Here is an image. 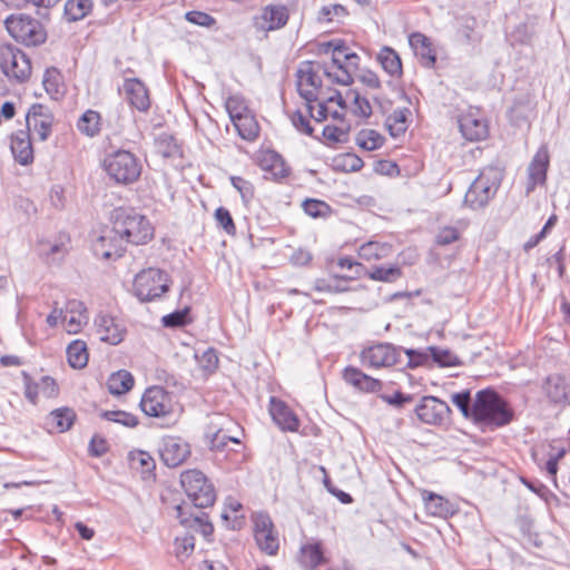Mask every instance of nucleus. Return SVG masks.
Instances as JSON below:
<instances>
[{"label":"nucleus","instance_id":"f257e3e1","mask_svg":"<svg viewBox=\"0 0 570 570\" xmlns=\"http://www.w3.org/2000/svg\"><path fill=\"white\" fill-rule=\"evenodd\" d=\"M473 424L481 432H492L509 425L515 417L510 403L495 390L483 389L474 397Z\"/></svg>","mask_w":570,"mask_h":570},{"label":"nucleus","instance_id":"f03ea898","mask_svg":"<svg viewBox=\"0 0 570 570\" xmlns=\"http://www.w3.org/2000/svg\"><path fill=\"white\" fill-rule=\"evenodd\" d=\"M111 223L125 244L144 245L154 237V227L148 218L132 208H115L111 213Z\"/></svg>","mask_w":570,"mask_h":570},{"label":"nucleus","instance_id":"7ed1b4c3","mask_svg":"<svg viewBox=\"0 0 570 570\" xmlns=\"http://www.w3.org/2000/svg\"><path fill=\"white\" fill-rule=\"evenodd\" d=\"M102 169L115 184L128 186L139 179L142 165L134 153L126 149H117L105 155Z\"/></svg>","mask_w":570,"mask_h":570},{"label":"nucleus","instance_id":"20e7f679","mask_svg":"<svg viewBox=\"0 0 570 570\" xmlns=\"http://www.w3.org/2000/svg\"><path fill=\"white\" fill-rule=\"evenodd\" d=\"M501 181L502 175L498 168H484L469 186L463 204L473 210L485 207L498 193Z\"/></svg>","mask_w":570,"mask_h":570},{"label":"nucleus","instance_id":"39448f33","mask_svg":"<svg viewBox=\"0 0 570 570\" xmlns=\"http://www.w3.org/2000/svg\"><path fill=\"white\" fill-rule=\"evenodd\" d=\"M139 406L147 416L161 420V426H170L177 420L174 395L163 386L155 385L146 389Z\"/></svg>","mask_w":570,"mask_h":570},{"label":"nucleus","instance_id":"423d86ee","mask_svg":"<svg viewBox=\"0 0 570 570\" xmlns=\"http://www.w3.org/2000/svg\"><path fill=\"white\" fill-rule=\"evenodd\" d=\"M9 35L27 47H37L47 39V31L42 23L28 14H11L4 20Z\"/></svg>","mask_w":570,"mask_h":570},{"label":"nucleus","instance_id":"0eeeda50","mask_svg":"<svg viewBox=\"0 0 570 570\" xmlns=\"http://www.w3.org/2000/svg\"><path fill=\"white\" fill-rule=\"evenodd\" d=\"M180 484L195 508L206 509L215 503V488L202 471H184L180 474Z\"/></svg>","mask_w":570,"mask_h":570},{"label":"nucleus","instance_id":"6e6552de","mask_svg":"<svg viewBox=\"0 0 570 570\" xmlns=\"http://www.w3.org/2000/svg\"><path fill=\"white\" fill-rule=\"evenodd\" d=\"M132 289L140 302L155 301L168 292L169 276L160 268L142 269L135 276Z\"/></svg>","mask_w":570,"mask_h":570},{"label":"nucleus","instance_id":"1a4fd4ad","mask_svg":"<svg viewBox=\"0 0 570 570\" xmlns=\"http://www.w3.org/2000/svg\"><path fill=\"white\" fill-rule=\"evenodd\" d=\"M0 69L12 82L22 83L31 75L30 58L13 45L0 46Z\"/></svg>","mask_w":570,"mask_h":570},{"label":"nucleus","instance_id":"9d476101","mask_svg":"<svg viewBox=\"0 0 570 570\" xmlns=\"http://www.w3.org/2000/svg\"><path fill=\"white\" fill-rule=\"evenodd\" d=\"M361 364L368 368H385L403 365L402 346L379 342L364 347L360 353Z\"/></svg>","mask_w":570,"mask_h":570},{"label":"nucleus","instance_id":"9b49d317","mask_svg":"<svg viewBox=\"0 0 570 570\" xmlns=\"http://www.w3.org/2000/svg\"><path fill=\"white\" fill-rule=\"evenodd\" d=\"M413 412L426 425L442 426L450 422L451 409L448 403L433 395H424L415 404Z\"/></svg>","mask_w":570,"mask_h":570},{"label":"nucleus","instance_id":"f8f14e48","mask_svg":"<svg viewBox=\"0 0 570 570\" xmlns=\"http://www.w3.org/2000/svg\"><path fill=\"white\" fill-rule=\"evenodd\" d=\"M126 244L122 237L116 230L114 224L100 228L98 235L91 240V249L96 257L101 259H112L122 256Z\"/></svg>","mask_w":570,"mask_h":570},{"label":"nucleus","instance_id":"ddd939ff","mask_svg":"<svg viewBox=\"0 0 570 570\" xmlns=\"http://www.w3.org/2000/svg\"><path fill=\"white\" fill-rule=\"evenodd\" d=\"M254 539L261 551L268 556H276L279 549L278 534L267 512L261 511L254 514Z\"/></svg>","mask_w":570,"mask_h":570},{"label":"nucleus","instance_id":"4468645a","mask_svg":"<svg viewBox=\"0 0 570 570\" xmlns=\"http://www.w3.org/2000/svg\"><path fill=\"white\" fill-rule=\"evenodd\" d=\"M297 91L306 101V109L311 114L314 109L313 102L318 99V90L322 87V79L314 69V62L304 61L297 70Z\"/></svg>","mask_w":570,"mask_h":570},{"label":"nucleus","instance_id":"2eb2a0df","mask_svg":"<svg viewBox=\"0 0 570 570\" xmlns=\"http://www.w3.org/2000/svg\"><path fill=\"white\" fill-rule=\"evenodd\" d=\"M163 463L168 468H177L190 456L189 443L180 436H164L158 445Z\"/></svg>","mask_w":570,"mask_h":570},{"label":"nucleus","instance_id":"dca6fc26","mask_svg":"<svg viewBox=\"0 0 570 570\" xmlns=\"http://www.w3.org/2000/svg\"><path fill=\"white\" fill-rule=\"evenodd\" d=\"M550 165L549 149L546 145L539 147L532 157L527 173L525 195L534 191L537 186H543L547 183V174Z\"/></svg>","mask_w":570,"mask_h":570},{"label":"nucleus","instance_id":"f3484780","mask_svg":"<svg viewBox=\"0 0 570 570\" xmlns=\"http://www.w3.org/2000/svg\"><path fill=\"white\" fill-rule=\"evenodd\" d=\"M543 390L548 400L554 405H570V375H549L544 381Z\"/></svg>","mask_w":570,"mask_h":570},{"label":"nucleus","instance_id":"a211bd4d","mask_svg":"<svg viewBox=\"0 0 570 570\" xmlns=\"http://www.w3.org/2000/svg\"><path fill=\"white\" fill-rule=\"evenodd\" d=\"M268 410L274 423L282 431L296 432L298 430L299 420L284 401L272 396Z\"/></svg>","mask_w":570,"mask_h":570},{"label":"nucleus","instance_id":"6ab92c4d","mask_svg":"<svg viewBox=\"0 0 570 570\" xmlns=\"http://www.w3.org/2000/svg\"><path fill=\"white\" fill-rule=\"evenodd\" d=\"M27 130H33L41 141L48 139L51 127L52 116L47 112L45 107L40 104H33L26 115Z\"/></svg>","mask_w":570,"mask_h":570},{"label":"nucleus","instance_id":"aec40b11","mask_svg":"<svg viewBox=\"0 0 570 570\" xmlns=\"http://www.w3.org/2000/svg\"><path fill=\"white\" fill-rule=\"evenodd\" d=\"M124 91L129 105L140 112L150 108V98L145 83L138 78H127L124 81Z\"/></svg>","mask_w":570,"mask_h":570},{"label":"nucleus","instance_id":"412c9836","mask_svg":"<svg viewBox=\"0 0 570 570\" xmlns=\"http://www.w3.org/2000/svg\"><path fill=\"white\" fill-rule=\"evenodd\" d=\"M425 511L429 515L448 519L458 512V508L450 500L432 491L422 492Z\"/></svg>","mask_w":570,"mask_h":570},{"label":"nucleus","instance_id":"4be33fe9","mask_svg":"<svg viewBox=\"0 0 570 570\" xmlns=\"http://www.w3.org/2000/svg\"><path fill=\"white\" fill-rule=\"evenodd\" d=\"M343 380L355 390L365 393H376L381 391L383 386L379 379H374L352 365L344 368Z\"/></svg>","mask_w":570,"mask_h":570},{"label":"nucleus","instance_id":"5701e85b","mask_svg":"<svg viewBox=\"0 0 570 570\" xmlns=\"http://www.w3.org/2000/svg\"><path fill=\"white\" fill-rule=\"evenodd\" d=\"M95 324L102 342L117 345L124 341L126 331L112 316L98 315Z\"/></svg>","mask_w":570,"mask_h":570},{"label":"nucleus","instance_id":"b1692460","mask_svg":"<svg viewBox=\"0 0 570 570\" xmlns=\"http://www.w3.org/2000/svg\"><path fill=\"white\" fill-rule=\"evenodd\" d=\"M10 149L14 160L21 166L33 161V148L28 130H18L11 136Z\"/></svg>","mask_w":570,"mask_h":570},{"label":"nucleus","instance_id":"393cba45","mask_svg":"<svg viewBox=\"0 0 570 570\" xmlns=\"http://www.w3.org/2000/svg\"><path fill=\"white\" fill-rule=\"evenodd\" d=\"M88 321L87 308L81 301L69 299L63 312L66 331L69 334H77Z\"/></svg>","mask_w":570,"mask_h":570},{"label":"nucleus","instance_id":"a878e982","mask_svg":"<svg viewBox=\"0 0 570 570\" xmlns=\"http://www.w3.org/2000/svg\"><path fill=\"white\" fill-rule=\"evenodd\" d=\"M459 128L462 136L470 141L484 139L489 132L487 121L472 112L460 116Z\"/></svg>","mask_w":570,"mask_h":570},{"label":"nucleus","instance_id":"bb28decb","mask_svg":"<svg viewBox=\"0 0 570 570\" xmlns=\"http://www.w3.org/2000/svg\"><path fill=\"white\" fill-rule=\"evenodd\" d=\"M297 562L303 570H315L326 562L323 546L320 541L301 546Z\"/></svg>","mask_w":570,"mask_h":570},{"label":"nucleus","instance_id":"cd10ccee","mask_svg":"<svg viewBox=\"0 0 570 570\" xmlns=\"http://www.w3.org/2000/svg\"><path fill=\"white\" fill-rule=\"evenodd\" d=\"M409 43L423 66L428 68L434 66L436 57L432 48V43L425 35L421 32L411 33L409 37Z\"/></svg>","mask_w":570,"mask_h":570},{"label":"nucleus","instance_id":"c85d7f7f","mask_svg":"<svg viewBox=\"0 0 570 570\" xmlns=\"http://www.w3.org/2000/svg\"><path fill=\"white\" fill-rule=\"evenodd\" d=\"M289 13L286 6L268 4L262 11L261 19L264 23L261 28L268 31L281 29L287 23Z\"/></svg>","mask_w":570,"mask_h":570},{"label":"nucleus","instance_id":"c756f323","mask_svg":"<svg viewBox=\"0 0 570 570\" xmlns=\"http://www.w3.org/2000/svg\"><path fill=\"white\" fill-rule=\"evenodd\" d=\"M185 510L186 508L183 504L176 505V517L180 524L185 527H196L199 529L204 537H209L213 534L214 527L212 522L206 520V513L200 512L199 514L193 515L191 513H187Z\"/></svg>","mask_w":570,"mask_h":570},{"label":"nucleus","instance_id":"7c9ffc66","mask_svg":"<svg viewBox=\"0 0 570 570\" xmlns=\"http://www.w3.org/2000/svg\"><path fill=\"white\" fill-rule=\"evenodd\" d=\"M402 357L403 365H400L402 368L431 367L429 346L426 348H405L402 346Z\"/></svg>","mask_w":570,"mask_h":570},{"label":"nucleus","instance_id":"2f4dec72","mask_svg":"<svg viewBox=\"0 0 570 570\" xmlns=\"http://www.w3.org/2000/svg\"><path fill=\"white\" fill-rule=\"evenodd\" d=\"M135 383L132 374L127 370L111 373L107 380V387L112 395H122L129 392Z\"/></svg>","mask_w":570,"mask_h":570},{"label":"nucleus","instance_id":"473e14b6","mask_svg":"<svg viewBox=\"0 0 570 570\" xmlns=\"http://www.w3.org/2000/svg\"><path fill=\"white\" fill-rule=\"evenodd\" d=\"M155 148L157 154L164 158H180L183 157L181 146L178 144L176 137L168 132H160L155 139Z\"/></svg>","mask_w":570,"mask_h":570},{"label":"nucleus","instance_id":"72a5a7b5","mask_svg":"<svg viewBox=\"0 0 570 570\" xmlns=\"http://www.w3.org/2000/svg\"><path fill=\"white\" fill-rule=\"evenodd\" d=\"M91 0H67L63 7V18L68 22H77L85 19L92 11Z\"/></svg>","mask_w":570,"mask_h":570},{"label":"nucleus","instance_id":"f704fd0d","mask_svg":"<svg viewBox=\"0 0 570 570\" xmlns=\"http://www.w3.org/2000/svg\"><path fill=\"white\" fill-rule=\"evenodd\" d=\"M410 115L409 108H396L386 117L385 125L392 137L397 138L406 131Z\"/></svg>","mask_w":570,"mask_h":570},{"label":"nucleus","instance_id":"c9c22d12","mask_svg":"<svg viewBox=\"0 0 570 570\" xmlns=\"http://www.w3.org/2000/svg\"><path fill=\"white\" fill-rule=\"evenodd\" d=\"M377 60L380 61L383 70L391 77L402 76L401 58L394 49L383 47L379 52Z\"/></svg>","mask_w":570,"mask_h":570},{"label":"nucleus","instance_id":"e433bc0d","mask_svg":"<svg viewBox=\"0 0 570 570\" xmlns=\"http://www.w3.org/2000/svg\"><path fill=\"white\" fill-rule=\"evenodd\" d=\"M68 363L72 368H83L88 364L89 354L86 342L75 340L67 346Z\"/></svg>","mask_w":570,"mask_h":570},{"label":"nucleus","instance_id":"4c0bfd02","mask_svg":"<svg viewBox=\"0 0 570 570\" xmlns=\"http://www.w3.org/2000/svg\"><path fill=\"white\" fill-rule=\"evenodd\" d=\"M365 274L372 281L394 283L402 276V271L399 265H374Z\"/></svg>","mask_w":570,"mask_h":570},{"label":"nucleus","instance_id":"58836bf2","mask_svg":"<svg viewBox=\"0 0 570 570\" xmlns=\"http://www.w3.org/2000/svg\"><path fill=\"white\" fill-rule=\"evenodd\" d=\"M76 420V413L69 407H60L50 412L48 423L55 426L59 433L68 431Z\"/></svg>","mask_w":570,"mask_h":570},{"label":"nucleus","instance_id":"ea45409f","mask_svg":"<svg viewBox=\"0 0 570 570\" xmlns=\"http://www.w3.org/2000/svg\"><path fill=\"white\" fill-rule=\"evenodd\" d=\"M392 246L389 243L370 240L358 248V256L365 261L381 259L390 255Z\"/></svg>","mask_w":570,"mask_h":570},{"label":"nucleus","instance_id":"a19ab883","mask_svg":"<svg viewBox=\"0 0 570 570\" xmlns=\"http://www.w3.org/2000/svg\"><path fill=\"white\" fill-rule=\"evenodd\" d=\"M431 354V366L438 365L439 367H454L462 365L461 360L449 348H441L439 346H429Z\"/></svg>","mask_w":570,"mask_h":570},{"label":"nucleus","instance_id":"79ce46f5","mask_svg":"<svg viewBox=\"0 0 570 570\" xmlns=\"http://www.w3.org/2000/svg\"><path fill=\"white\" fill-rule=\"evenodd\" d=\"M43 88L53 99H59L63 95L62 76L57 68H49L43 75Z\"/></svg>","mask_w":570,"mask_h":570},{"label":"nucleus","instance_id":"37998d69","mask_svg":"<svg viewBox=\"0 0 570 570\" xmlns=\"http://www.w3.org/2000/svg\"><path fill=\"white\" fill-rule=\"evenodd\" d=\"M240 138L253 141L258 137L259 127L253 116L246 114L233 121Z\"/></svg>","mask_w":570,"mask_h":570},{"label":"nucleus","instance_id":"c03bdc74","mask_svg":"<svg viewBox=\"0 0 570 570\" xmlns=\"http://www.w3.org/2000/svg\"><path fill=\"white\" fill-rule=\"evenodd\" d=\"M356 145L367 151L381 148L385 138L374 129H362L355 138Z\"/></svg>","mask_w":570,"mask_h":570},{"label":"nucleus","instance_id":"a18cd8bd","mask_svg":"<svg viewBox=\"0 0 570 570\" xmlns=\"http://www.w3.org/2000/svg\"><path fill=\"white\" fill-rule=\"evenodd\" d=\"M342 57L334 56L332 53V63L341 71V75H333L326 66H323L322 70L324 75L330 78L334 83L342 85V86H350L353 83L354 78L352 77L350 70L344 63Z\"/></svg>","mask_w":570,"mask_h":570},{"label":"nucleus","instance_id":"49530a36","mask_svg":"<svg viewBox=\"0 0 570 570\" xmlns=\"http://www.w3.org/2000/svg\"><path fill=\"white\" fill-rule=\"evenodd\" d=\"M99 416L106 421L118 423L130 429L136 428L139 424V420L135 414L122 410H102L99 413Z\"/></svg>","mask_w":570,"mask_h":570},{"label":"nucleus","instance_id":"de8ad7c7","mask_svg":"<svg viewBox=\"0 0 570 570\" xmlns=\"http://www.w3.org/2000/svg\"><path fill=\"white\" fill-rule=\"evenodd\" d=\"M345 277L333 276L328 278H316L313 284V288L320 293L338 294L347 292L348 288L343 285Z\"/></svg>","mask_w":570,"mask_h":570},{"label":"nucleus","instance_id":"09e8293b","mask_svg":"<svg viewBox=\"0 0 570 570\" xmlns=\"http://www.w3.org/2000/svg\"><path fill=\"white\" fill-rule=\"evenodd\" d=\"M263 166L276 179H282L289 175V169L286 167L284 159L275 151H272L264 157Z\"/></svg>","mask_w":570,"mask_h":570},{"label":"nucleus","instance_id":"8fccbe9b","mask_svg":"<svg viewBox=\"0 0 570 570\" xmlns=\"http://www.w3.org/2000/svg\"><path fill=\"white\" fill-rule=\"evenodd\" d=\"M100 115L95 110L85 111L77 122V128L80 132L88 137H94L100 130L99 127Z\"/></svg>","mask_w":570,"mask_h":570},{"label":"nucleus","instance_id":"3c124183","mask_svg":"<svg viewBox=\"0 0 570 570\" xmlns=\"http://www.w3.org/2000/svg\"><path fill=\"white\" fill-rule=\"evenodd\" d=\"M193 322L190 317V307L185 306L181 309H176L161 317V324L166 328L184 327Z\"/></svg>","mask_w":570,"mask_h":570},{"label":"nucleus","instance_id":"603ef678","mask_svg":"<svg viewBox=\"0 0 570 570\" xmlns=\"http://www.w3.org/2000/svg\"><path fill=\"white\" fill-rule=\"evenodd\" d=\"M348 14L346 8L338 3L323 6L317 14V21L321 23L342 22Z\"/></svg>","mask_w":570,"mask_h":570},{"label":"nucleus","instance_id":"864d4df0","mask_svg":"<svg viewBox=\"0 0 570 570\" xmlns=\"http://www.w3.org/2000/svg\"><path fill=\"white\" fill-rule=\"evenodd\" d=\"M453 404L460 410L462 415L473 423L474 420V402L471 404V392L463 390L452 395Z\"/></svg>","mask_w":570,"mask_h":570},{"label":"nucleus","instance_id":"5fc2aeb1","mask_svg":"<svg viewBox=\"0 0 570 570\" xmlns=\"http://www.w3.org/2000/svg\"><path fill=\"white\" fill-rule=\"evenodd\" d=\"M364 165L361 157L353 153H346L334 158V166L344 173L358 171Z\"/></svg>","mask_w":570,"mask_h":570},{"label":"nucleus","instance_id":"6e6d98bb","mask_svg":"<svg viewBox=\"0 0 570 570\" xmlns=\"http://www.w3.org/2000/svg\"><path fill=\"white\" fill-rule=\"evenodd\" d=\"M303 210L313 218L326 217L331 214V206L324 200L306 198L302 203Z\"/></svg>","mask_w":570,"mask_h":570},{"label":"nucleus","instance_id":"4d7b16f0","mask_svg":"<svg viewBox=\"0 0 570 570\" xmlns=\"http://www.w3.org/2000/svg\"><path fill=\"white\" fill-rule=\"evenodd\" d=\"M346 96L353 98V112L355 116L368 118L372 115V106L368 99L362 97L356 89H348Z\"/></svg>","mask_w":570,"mask_h":570},{"label":"nucleus","instance_id":"13d9d810","mask_svg":"<svg viewBox=\"0 0 570 570\" xmlns=\"http://www.w3.org/2000/svg\"><path fill=\"white\" fill-rule=\"evenodd\" d=\"M199 367L206 374H213L218 367V356L213 347H208L202 355H195Z\"/></svg>","mask_w":570,"mask_h":570},{"label":"nucleus","instance_id":"bf43d9fd","mask_svg":"<svg viewBox=\"0 0 570 570\" xmlns=\"http://www.w3.org/2000/svg\"><path fill=\"white\" fill-rule=\"evenodd\" d=\"M521 482L533 493L544 500L547 503L550 502L551 499H557L556 495L539 480L537 479H527L521 478Z\"/></svg>","mask_w":570,"mask_h":570},{"label":"nucleus","instance_id":"052dcab7","mask_svg":"<svg viewBox=\"0 0 570 570\" xmlns=\"http://www.w3.org/2000/svg\"><path fill=\"white\" fill-rule=\"evenodd\" d=\"M230 183L233 187L240 194L244 203H249L254 198V186L250 181L240 176H232Z\"/></svg>","mask_w":570,"mask_h":570},{"label":"nucleus","instance_id":"680f3d73","mask_svg":"<svg viewBox=\"0 0 570 570\" xmlns=\"http://www.w3.org/2000/svg\"><path fill=\"white\" fill-rule=\"evenodd\" d=\"M176 547V557L184 561L187 559L195 548V537L194 535H184L183 538H177L175 541Z\"/></svg>","mask_w":570,"mask_h":570},{"label":"nucleus","instance_id":"e2e57ef3","mask_svg":"<svg viewBox=\"0 0 570 570\" xmlns=\"http://www.w3.org/2000/svg\"><path fill=\"white\" fill-rule=\"evenodd\" d=\"M308 115L305 116L301 110H295L291 117L293 127L303 135L313 136L314 128L312 127Z\"/></svg>","mask_w":570,"mask_h":570},{"label":"nucleus","instance_id":"0e129e2a","mask_svg":"<svg viewBox=\"0 0 570 570\" xmlns=\"http://www.w3.org/2000/svg\"><path fill=\"white\" fill-rule=\"evenodd\" d=\"M215 218L218 225L228 234H236V226L229 210L223 206L215 210Z\"/></svg>","mask_w":570,"mask_h":570},{"label":"nucleus","instance_id":"69168bd1","mask_svg":"<svg viewBox=\"0 0 570 570\" xmlns=\"http://www.w3.org/2000/svg\"><path fill=\"white\" fill-rule=\"evenodd\" d=\"M185 19L196 26L199 27H213L216 23V20L213 16H210L207 12L198 11V10H190L186 12Z\"/></svg>","mask_w":570,"mask_h":570},{"label":"nucleus","instance_id":"338daca9","mask_svg":"<svg viewBox=\"0 0 570 570\" xmlns=\"http://www.w3.org/2000/svg\"><path fill=\"white\" fill-rule=\"evenodd\" d=\"M21 376L23 381L26 399L30 403L37 404L38 395L40 393L39 382H35L31 375L26 371H22Z\"/></svg>","mask_w":570,"mask_h":570},{"label":"nucleus","instance_id":"774afa93","mask_svg":"<svg viewBox=\"0 0 570 570\" xmlns=\"http://www.w3.org/2000/svg\"><path fill=\"white\" fill-rule=\"evenodd\" d=\"M350 131V126L346 128H341L334 125H326L323 128V137L333 142H344L347 139V135Z\"/></svg>","mask_w":570,"mask_h":570}]
</instances>
